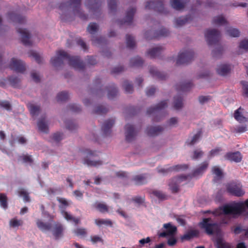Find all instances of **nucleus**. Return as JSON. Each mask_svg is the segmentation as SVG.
Returning <instances> with one entry per match:
<instances>
[{
    "mask_svg": "<svg viewBox=\"0 0 248 248\" xmlns=\"http://www.w3.org/2000/svg\"><path fill=\"white\" fill-rule=\"evenodd\" d=\"M227 191L233 196L241 197L245 194L242 189V186L239 182H232L228 183L226 186Z\"/></svg>",
    "mask_w": 248,
    "mask_h": 248,
    "instance_id": "nucleus-9",
    "label": "nucleus"
},
{
    "mask_svg": "<svg viewBox=\"0 0 248 248\" xmlns=\"http://www.w3.org/2000/svg\"><path fill=\"white\" fill-rule=\"evenodd\" d=\"M73 232L76 235L80 237H85L87 234L86 229L83 228H78L75 229Z\"/></svg>",
    "mask_w": 248,
    "mask_h": 248,
    "instance_id": "nucleus-52",
    "label": "nucleus"
},
{
    "mask_svg": "<svg viewBox=\"0 0 248 248\" xmlns=\"http://www.w3.org/2000/svg\"><path fill=\"white\" fill-rule=\"evenodd\" d=\"M29 56L33 57L38 63H41L42 58L37 52L34 51H30L29 52Z\"/></svg>",
    "mask_w": 248,
    "mask_h": 248,
    "instance_id": "nucleus-58",
    "label": "nucleus"
},
{
    "mask_svg": "<svg viewBox=\"0 0 248 248\" xmlns=\"http://www.w3.org/2000/svg\"><path fill=\"white\" fill-rule=\"evenodd\" d=\"M192 86L193 84L191 81L182 82L180 84H177L176 85V89L179 92H186L188 91Z\"/></svg>",
    "mask_w": 248,
    "mask_h": 248,
    "instance_id": "nucleus-31",
    "label": "nucleus"
},
{
    "mask_svg": "<svg viewBox=\"0 0 248 248\" xmlns=\"http://www.w3.org/2000/svg\"><path fill=\"white\" fill-rule=\"evenodd\" d=\"M242 110H243V109L240 107L234 111L233 114L234 119L239 123H243L247 121V118L242 114Z\"/></svg>",
    "mask_w": 248,
    "mask_h": 248,
    "instance_id": "nucleus-33",
    "label": "nucleus"
},
{
    "mask_svg": "<svg viewBox=\"0 0 248 248\" xmlns=\"http://www.w3.org/2000/svg\"><path fill=\"white\" fill-rule=\"evenodd\" d=\"M132 180L136 185H141L147 183L146 177L145 174L137 175L133 178Z\"/></svg>",
    "mask_w": 248,
    "mask_h": 248,
    "instance_id": "nucleus-34",
    "label": "nucleus"
},
{
    "mask_svg": "<svg viewBox=\"0 0 248 248\" xmlns=\"http://www.w3.org/2000/svg\"><path fill=\"white\" fill-rule=\"evenodd\" d=\"M63 228L60 223H55L53 230V234L56 239H59L62 235Z\"/></svg>",
    "mask_w": 248,
    "mask_h": 248,
    "instance_id": "nucleus-25",
    "label": "nucleus"
},
{
    "mask_svg": "<svg viewBox=\"0 0 248 248\" xmlns=\"http://www.w3.org/2000/svg\"><path fill=\"white\" fill-rule=\"evenodd\" d=\"M164 48L162 46H158L149 50L147 55L151 58L158 57L162 53Z\"/></svg>",
    "mask_w": 248,
    "mask_h": 248,
    "instance_id": "nucleus-21",
    "label": "nucleus"
},
{
    "mask_svg": "<svg viewBox=\"0 0 248 248\" xmlns=\"http://www.w3.org/2000/svg\"><path fill=\"white\" fill-rule=\"evenodd\" d=\"M108 8L110 12L115 11L117 7V2L115 0H108Z\"/></svg>",
    "mask_w": 248,
    "mask_h": 248,
    "instance_id": "nucleus-61",
    "label": "nucleus"
},
{
    "mask_svg": "<svg viewBox=\"0 0 248 248\" xmlns=\"http://www.w3.org/2000/svg\"><path fill=\"white\" fill-rule=\"evenodd\" d=\"M64 61L76 70H81L85 67V64L78 56H70L65 51L60 50L56 52V56L51 59V63L55 67L62 65Z\"/></svg>",
    "mask_w": 248,
    "mask_h": 248,
    "instance_id": "nucleus-1",
    "label": "nucleus"
},
{
    "mask_svg": "<svg viewBox=\"0 0 248 248\" xmlns=\"http://www.w3.org/2000/svg\"><path fill=\"white\" fill-rule=\"evenodd\" d=\"M145 8L147 9H153L159 13H165V9L163 4V0H154L147 2Z\"/></svg>",
    "mask_w": 248,
    "mask_h": 248,
    "instance_id": "nucleus-10",
    "label": "nucleus"
},
{
    "mask_svg": "<svg viewBox=\"0 0 248 248\" xmlns=\"http://www.w3.org/2000/svg\"><path fill=\"white\" fill-rule=\"evenodd\" d=\"M92 43L94 45H101L105 42L104 38L102 37H95L92 38Z\"/></svg>",
    "mask_w": 248,
    "mask_h": 248,
    "instance_id": "nucleus-60",
    "label": "nucleus"
},
{
    "mask_svg": "<svg viewBox=\"0 0 248 248\" xmlns=\"http://www.w3.org/2000/svg\"><path fill=\"white\" fill-rule=\"evenodd\" d=\"M194 57V53L191 49H185L181 51L176 60L177 65L187 64L191 62Z\"/></svg>",
    "mask_w": 248,
    "mask_h": 248,
    "instance_id": "nucleus-6",
    "label": "nucleus"
},
{
    "mask_svg": "<svg viewBox=\"0 0 248 248\" xmlns=\"http://www.w3.org/2000/svg\"><path fill=\"white\" fill-rule=\"evenodd\" d=\"M143 60L140 57H136L132 58L130 61V65L132 67H140L143 64Z\"/></svg>",
    "mask_w": 248,
    "mask_h": 248,
    "instance_id": "nucleus-37",
    "label": "nucleus"
},
{
    "mask_svg": "<svg viewBox=\"0 0 248 248\" xmlns=\"http://www.w3.org/2000/svg\"><path fill=\"white\" fill-rule=\"evenodd\" d=\"M183 98L181 95H178L174 97L173 108L178 110L183 107Z\"/></svg>",
    "mask_w": 248,
    "mask_h": 248,
    "instance_id": "nucleus-38",
    "label": "nucleus"
},
{
    "mask_svg": "<svg viewBox=\"0 0 248 248\" xmlns=\"http://www.w3.org/2000/svg\"><path fill=\"white\" fill-rule=\"evenodd\" d=\"M9 67L17 73H23L26 70L25 63L23 61L15 58L11 59Z\"/></svg>",
    "mask_w": 248,
    "mask_h": 248,
    "instance_id": "nucleus-11",
    "label": "nucleus"
},
{
    "mask_svg": "<svg viewBox=\"0 0 248 248\" xmlns=\"http://www.w3.org/2000/svg\"><path fill=\"white\" fill-rule=\"evenodd\" d=\"M39 130L47 133L48 132V122L46 120V117L40 118L37 123Z\"/></svg>",
    "mask_w": 248,
    "mask_h": 248,
    "instance_id": "nucleus-24",
    "label": "nucleus"
},
{
    "mask_svg": "<svg viewBox=\"0 0 248 248\" xmlns=\"http://www.w3.org/2000/svg\"><path fill=\"white\" fill-rule=\"evenodd\" d=\"M69 98L68 93L66 92H62L59 93L57 96V100L58 102H63L66 101Z\"/></svg>",
    "mask_w": 248,
    "mask_h": 248,
    "instance_id": "nucleus-50",
    "label": "nucleus"
},
{
    "mask_svg": "<svg viewBox=\"0 0 248 248\" xmlns=\"http://www.w3.org/2000/svg\"><path fill=\"white\" fill-rule=\"evenodd\" d=\"M149 33V31H146L144 34L145 37L147 40L157 39L160 37H166L170 33L169 31L165 28H161L159 31H156L154 33V35L152 37H150L148 35Z\"/></svg>",
    "mask_w": 248,
    "mask_h": 248,
    "instance_id": "nucleus-18",
    "label": "nucleus"
},
{
    "mask_svg": "<svg viewBox=\"0 0 248 248\" xmlns=\"http://www.w3.org/2000/svg\"><path fill=\"white\" fill-rule=\"evenodd\" d=\"M18 195L23 198V200L26 202H30V197L28 193L24 189H20L18 191Z\"/></svg>",
    "mask_w": 248,
    "mask_h": 248,
    "instance_id": "nucleus-62",
    "label": "nucleus"
},
{
    "mask_svg": "<svg viewBox=\"0 0 248 248\" xmlns=\"http://www.w3.org/2000/svg\"><path fill=\"white\" fill-rule=\"evenodd\" d=\"M108 111V109L103 105L97 106L94 110V113L96 114L103 115L106 114Z\"/></svg>",
    "mask_w": 248,
    "mask_h": 248,
    "instance_id": "nucleus-43",
    "label": "nucleus"
},
{
    "mask_svg": "<svg viewBox=\"0 0 248 248\" xmlns=\"http://www.w3.org/2000/svg\"><path fill=\"white\" fill-rule=\"evenodd\" d=\"M152 193L155 196L156 198H157L159 200L163 201L167 200L168 198L167 196L164 193H163L162 191L157 190H153L152 192Z\"/></svg>",
    "mask_w": 248,
    "mask_h": 248,
    "instance_id": "nucleus-45",
    "label": "nucleus"
},
{
    "mask_svg": "<svg viewBox=\"0 0 248 248\" xmlns=\"http://www.w3.org/2000/svg\"><path fill=\"white\" fill-rule=\"evenodd\" d=\"M212 219L210 217L204 218L199 223V226L204 230L205 232L208 235L214 234L217 236L220 235L221 229L220 224L216 222H211Z\"/></svg>",
    "mask_w": 248,
    "mask_h": 248,
    "instance_id": "nucleus-2",
    "label": "nucleus"
},
{
    "mask_svg": "<svg viewBox=\"0 0 248 248\" xmlns=\"http://www.w3.org/2000/svg\"><path fill=\"white\" fill-rule=\"evenodd\" d=\"M149 72L154 78L159 80H164L167 77L166 74L158 71L155 67L153 66L150 67Z\"/></svg>",
    "mask_w": 248,
    "mask_h": 248,
    "instance_id": "nucleus-22",
    "label": "nucleus"
},
{
    "mask_svg": "<svg viewBox=\"0 0 248 248\" xmlns=\"http://www.w3.org/2000/svg\"><path fill=\"white\" fill-rule=\"evenodd\" d=\"M209 163L207 161H204L200 166L195 169L192 172L193 176H197L202 175L208 167Z\"/></svg>",
    "mask_w": 248,
    "mask_h": 248,
    "instance_id": "nucleus-23",
    "label": "nucleus"
},
{
    "mask_svg": "<svg viewBox=\"0 0 248 248\" xmlns=\"http://www.w3.org/2000/svg\"><path fill=\"white\" fill-rule=\"evenodd\" d=\"M98 30V26L95 23H90L87 28L88 31L92 34H93L96 32Z\"/></svg>",
    "mask_w": 248,
    "mask_h": 248,
    "instance_id": "nucleus-53",
    "label": "nucleus"
},
{
    "mask_svg": "<svg viewBox=\"0 0 248 248\" xmlns=\"http://www.w3.org/2000/svg\"><path fill=\"white\" fill-rule=\"evenodd\" d=\"M241 206L238 202L233 205L226 204L219 209L213 212V214L215 216H218L221 214L224 215H238L241 214L240 208Z\"/></svg>",
    "mask_w": 248,
    "mask_h": 248,
    "instance_id": "nucleus-3",
    "label": "nucleus"
},
{
    "mask_svg": "<svg viewBox=\"0 0 248 248\" xmlns=\"http://www.w3.org/2000/svg\"><path fill=\"white\" fill-rule=\"evenodd\" d=\"M205 37L209 46L217 45L220 40V33L216 29H207L205 32Z\"/></svg>",
    "mask_w": 248,
    "mask_h": 248,
    "instance_id": "nucleus-7",
    "label": "nucleus"
},
{
    "mask_svg": "<svg viewBox=\"0 0 248 248\" xmlns=\"http://www.w3.org/2000/svg\"><path fill=\"white\" fill-rule=\"evenodd\" d=\"M186 1H180L179 0H170V4L172 8L180 10L184 8Z\"/></svg>",
    "mask_w": 248,
    "mask_h": 248,
    "instance_id": "nucleus-36",
    "label": "nucleus"
},
{
    "mask_svg": "<svg viewBox=\"0 0 248 248\" xmlns=\"http://www.w3.org/2000/svg\"><path fill=\"white\" fill-rule=\"evenodd\" d=\"M199 231L196 230H191L187 232L186 233L181 237L182 241L184 240H189L190 239L198 236Z\"/></svg>",
    "mask_w": 248,
    "mask_h": 248,
    "instance_id": "nucleus-30",
    "label": "nucleus"
},
{
    "mask_svg": "<svg viewBox=\"0 0 248 248\" xmlns=\"http://www.w3.org/2000/svg\"><path fill=\"white\" fill-rule=\"evenodd\" d=\"M163 130V127L161 126H149L147 127L145 132L149 136H155L159 134Z\"/></svg>",
    "mask_w": 248,
    "mask_h": 248,
    "instance_id": "nucleus-20",
    "label": "nucleus"
},
{
    "mask_svg": "<svg viewBox=\"0 0 248 248\" xmlns=\"http://www.w3.org/2000/svg\"><path fill=\"white\" fill-rule=\"evenodd\" d=\"M0 107L7 110H11L12 109L11 104L6 100L0 101Z\"/></svg>",
    "mask_w": 248,
    "mask_h": 248,
    "instance_id": "nucleus-63",
    "label": "nucleus"
},
{
    "mask_svg": "<svg viewBox=\"0 0 248 248\" xmlns=\"http://www.w3.org/2000/svg\"><path fill=\"white\" fill-rule=\"evenodd\" d=\"M36 224L38 228L42 231H50L52 227V224L51 222L45 223L40 219L37 220Z\"/></svg>",
    "mask_w": 248,
    "mask_h": 248,
    "instance_id": "nucleus-29",
    "label": "nucleus"
},
{
    "mask_svg": "<svg viewBox=\"0 0 248 248\" xmlns=\"http://www.w3.org/2000/svg\"><path fill=\"white\" fill-rule=\"evenodd\" d=\"M94 206L101 213L107 212L108 211V207L104 203L96 202L94 205Z\"/></svg>",
    "mask_w": 248,
    "mask_h": 248,
    "instance_id": "nucleus-47",
    "label": "nucleus"
},
{
    "mask_svg": "<svg viewBox=\"0 0 248 248\" xmlns=\"http://www.w3.org/2000/svg\"><path fill=\"white\" fill-rule=\"evenodd\" d=\"M86 155L84 159L83 163L87 165L88 166L98 167L102 164V161L101 160H94L93 159V157L97 155L96 151H92L89 149H86L84 152Z\"/></svg>",
    "mask_w": 248,
    "mask_h": 248,
    "instance_id": "nucleus-8",
    "label": "nucleus"
},
{
    "mask_svg": "<svg viewBox=\"0 0 248 248\" xmlns=\"http://www.w3.org/2000/svg\"><path fill=\"white\" fill-rule=\"evenodd\" d=\"M227 22L226 19L222 15L214 17L212 21L213 24L219 26L225 24Z\"/></svg>",
    "mask_w": 248,
    "mask_h": 248,
    "instance_id": "nucleus-39",
    "label": "nucleus"
},
{
    "mask_svg": "<svg viewBox=\"0 0 248 248\" xmlns=\"http://www.w3.org/2000/svg\"><path fill=\"white\" fill-rule=\"evenodd\" d=\"M8 16L10 20L19 24L24 23L26 21V19L24 17L15 13H8Z\"/></svg>",
    "mask_w": 248,
    "mask_h": 248,
    "instance_id": "nucleus-26",
    "label": "nucleus"
},
{
    "mask_svg": "<svg viewBox=\"0 0 248 248\" xmlns=\"http://www.w3.org/2000/svg\"><path fill=\"white\" fill-rule=\"evenodd\" d=\"M227 32L228 34L231 36L233 37H238L240 35V31H239L235 28H229L227 30Z\"/></svg>",
    "mask_w": 248,
    "mask_h": 248,
    "instance_id": "nucleus-51",
    "label": "nucleus"
},
{
    "mask_svg": "<svg viewBox=\"0 0 248 248\" xmlns=\"http://www.w3.org/2000/svg\"><path fill=\"white\" fill-rule=\"evenodd\" d=\"M0 206L4 209L8 208V198L4 193H0Z\"/></svg>",
    "mask_w": 248,
    "mask_h": 248,
    "instance_id": "nucleus-41",
    "label": "nucleus"
},
{
    "mask_svg": "<svg viewBox=\"0 0 248 248\" xmlns=\"http://www.w3.org/2000/svg\"><path fill=\"white\" fill-rule=\"evenodd\" d=\"M123 87L126 93H131L133 91V86L127 80H125L123 84Z\"/></svg>",
    "mask_w": 248,
    "mask_h": 248,
    "instance_id": "nucleus-48",
    "label": "nucleus"
},
{
    "mask_svg": "<svg viewBox=\"0 0 248 248\" xmlns=\"http://www.w3.org/2000/svg\"><path fill=\"white\" fill-rule=\"evenodd\" d=\"M223 50V47L221 46L215 48L212 51L213 57L219 58L221 55Z\"/></svg>",
    "mask_w": 248,
    "mask_h": 248,
    "instance_id": "nucleus-57",
    "label": "nucleus"
},
{
    "mask_svg": "<svg viewBox=\"0 0 248 248\" xmlns=\"http://www.w3.org/2000/svg\"><path fill=\"white\" fill-rule=\"evenodd\" d=\"M23 221L22 220H18L16 218H14L10 220L9 225L11 227L15 228L22 225Z\"/></svg>",
    "mask_w": 248,
    "mask_h": 248,
    "instance_id": "nucleus-54",
    "label": "nucleus"
},
{
    "mask_svg": "<svg viewBox=\"0 0 248 248\" xmlns=\"http://www.w3.org/2000/svg\"><path fill=\"white\" fill-rule=\"evenodd\" d=\"M212 172L218 178H221L222 177V171L217 166H214L212 168Z\"/></svg>",
    "mask_w": 248,
    "mask_h": 248,
    "instance_id": "nucleus-59",
    "label": "nucleus"
},
{
    "mask_svg": "<svg viewBox=\"0 0 248 248\" xmlns=\"http://www.w3.org/2000/svg\"><path fill=\"white\" fill-rule=\"evenodd\" d=\"M95 223L98 226H101L102 225L110 227L112 226V222L109 219H96L95 220Z\"/></svg>",
    "mask_w": 248,
    "mask_h": 248,
    "instance_id": "nucleus-44",
    "label": "nucleus"
},
{
    "mask_svg": "<svg viewBox=\"0 0 248 248\" xmlns=\"http://www.w3.org/2000/svg\"><path fill=\"white\" fill-rule=\"evenodd\" d=\"M126 46L128 48H133L136 45L134 38L130 35L127 34L126 36Z\"/></svg>",
    "mask_w": 248,
    "mask_h": 248,
    "instance_id": "nucleus-46",
    "label": "nucleus"
},
{
    "mask_svg": "<svg viewBox=\"0 0 248 248\" xmlns=\"http://www.w3.org/2000/svg\"><path fill=\"white\" fill-rule=\"evenodd\" d=\"M191 20L190 15H187L185 17H180L175 19V25L177 27H181Z\"/></svg>",
    "mask_w": 248,
    "mask_h": 248,
    "instance_id": "nucleus-32",
    "label": "nucleus"
},
{
    "mask_svg": "<svg viewBox=\"0 0 248 248\" xmlns=\"http://www.w3.org/2000/svg\"><path fill=\"white\" fill-rule=\"evenodd\" d=\"M168 107L167 100L162 101L154 107L148 108L147 113L148 115H154L153 119L154 122H158L161 120V112Z\"/></svg>",
    "mask_w": 248,
    "mask_h": 248,
    "instance_id": "nucleus-5",
    "label": "nucleus"
},
{
    "mask_svg": "<svg viewBox=\"0 0 248 248\" xmlns=\"http://www.w3.org/2000/svg\"><path fill=\"white\" fill-rule=\"evenodd\" d=\"M164 228L166 229L168 234L170 235H174L177 231V228L175 226H173L170 223L164 224Z\"/></svg>",
    "mask_w": 248,
    "mask_h": 248,
    "instance_id": "nucleus-40",
    "label": "nucleus"
},
{
    "mask_svg": "<svg viewBox=\"0 0 248 248\" xmlns=\"http://www.w3.org/2000/svg\"><path fill=\"white\" fill-rule=\"evenodd\" d=\"M108 97L109 99H113L118 93V89L115 85L112 84L107 87Z\"/></svg>",
    "mask_w": 248,
    "mask_h": 248,
    "instance_id": "nucleus-35",
    "label": "nucleus"
},
{
    "mask_svg": "<svg viewBox=\"0 0 248 248\" xmlns=\"http://www.w3.org/2000/svg\"><path fill=\"white\" fill-rule=\"evenodd\" d=\"M8 80L10 84L14 87H17L20 82V79L16 77L11 76L8 78Z\"/></svg>",
    "mask_w": 248,
    "mask_h": 248,
    "instance_id": "nucleus-56",
    "label": "nucleus"
},
{
    "mask_svg": "<svg viewBox=\"0 0 248 248\" xmlns=\"http://www.w3.org/2000/svg\"><path fill=\"white\" fill-rule=\"evenodd\" d=\"M188 168V165L186 164L183 165H177L172 167H169L168 168H162L158 170L159 173L165 174L172 171H179L180 170H186Z\"/></svg>",
    "mask_w": 248,
    "mask_h": 248,
    "instance_id": "nucleus-19",
    "label": "nucleus"
},
{
    "mask_svg": "<svg viewBox=\"0 0 248 248\" xmlns=\"http://www.w3.org/2000/svg\"><path fill=\"white\" fill-rule=\"evenodd\" d=\"M138 131L134 126L130 124H127L125 126V140L128 142L134 140L137 135Z\"/></svg>",
    "mask_w": 248,
    "mask_h": 248,
    "instance_id": "nucleus-13",
    "label": "nucleus"
},
{
    "mask_svg": "<svg viewBox=\"0 0 248 248\" xmlns=\"http://www.w3.org/2000/svg\"><path fill=\"white\" fill-rule=\"evenodd\" d=\"M57 200L61 203L59 207L62 209V211L64 210L65 208L68 206L69 203L65 199L58 197Z\"/></svg>",
    "mask_w": 248,
    "mask_h": 248,
    "instance_id": "nucleus-55",
    "label": "nucleus"
},
{
    "mask_svg": "<svg viewBox=\"0 0 248 248\" xmlns=\"http://www.w3.org/2000/svg\"><path fill=\"white\" fill-rule=\"evenodd\" d=\"M29 108L32 116L38 115L40 110V107L34 104H30L29 106Z\"/></svg>",
    "mask_w": 248,
    "mask_h": 248,
    "instance_id": "nucleus-49",
    "label": "nucleus"
},
{
    "mask_svg": "<svg viewBox=\"0 0 248 248\" xmlns=\"http://www.w3.org/2000/svg\"><path fill=\"white\" fill-rule=\"evenodd\" d=\"M115 123L114 119H109L106 121L101 126L103 134L105 136H109L111 134V129Z\"/></svg>",
    "mask_w": 248,
    "mask_h": 248,
    "instance_id": "nucleus-16",
    "label": "nucleus"
},
{
    "mask_svg": "<svg viewBox=\"0 0 248 248\" xmlns=\"http://www.w3.org/2000/svg\"><path fill=\"white\" fill-rule=\"evenodd\" d=\"M188 176L180 175L172 179L169 183L170 188L172 193H177L179 191V184L182 181L186 180Z\"/></svg>",
    "mask_w": 248,
    "mask_h": 248,
    "instance_id": "nucleus-12",
    "label": "nucleus"
},
{
    "mask_svg": "<svg viewBox=\"0 0 248 248\" xmlns=\"http://www.w3.org/2000/svg\"><path fill=\"white\" fill-rule=\"evenodd\" d=\"M136 11L134 7L129 8L126 13V16L124 20L119 22L120 25H131L133 22V17Z\"/></svg>",
    "mask_w": 248,
    "mask_h": 248,
    "instance_id": "nucleus-14",
    "label": "nucleus"
},
{
    "mask_svg": "<svg viewBox=\"0 0 248 248\" xmlns=\"http://www.w3.org/2000/svg\"><path fill=\"white\" fill-rule=\"evenodd\" d=\"M101 2V0H89L86 2V5L94 14L95 13L100 12Z\"/></svg>",
    "mask_w": 248,
    "mask_h": 248,
    "instance_id": "nucleus-15",
    "label": "nucleus"
},
{
    "mask_svg": "<svg viewBox=\"0 0 248 248\" xmlns=\"http://www.w3.org/2000/svg\"><path fill=\"white\" fill-rule=\"evenodd\" d=\"M231 70V66L229 64H221L217 69V73L221 76L227 75Z\"/></svg>",
    "mask_w": 248,
    "mask_h": 248,
    "instance_id": "nucleus-28",
    "label": "nucleus"
},
{
    "mask_svg": "<svg viewBox=\"0 0 248 248\" xmlns=\"http://www.w3.org/2000/svg\"><path fill=\"white\" fill-rule=\"evenodd\" d=\"M18 33L21 35V41L25 46H31V43L30 40V33L25 29L18 28L17 30Z\"/></svg>",
    "mask_w": 248,
    "mask_h": 248,
    "instance_id": "nucleus-17",
    "label": "nucleus"
},
{
    "mask_svg": "<svg viewBox=\"0 0 248 248\" xmlns=\"http://www.w3.org/2000/svg\"><path fill=\"white\" fill-rule=\"evenodd\" d=\"M226 157L228 159L235 162H240L242 158V156L239 152L228 153Z\"/></svg>",
    "mask_w": 248,
    "mask_h": 248,
    "instance_id": "nucleus-27",
    "label": "nucleus"
},
{
    "mask_svg": "<svg viewBox=\"0 0 248 248\" xmlns=\"http://www.w3.org/2000/svg\"><path fill=\"white\" fill-rule=\"evenodd\" d=\"M204 153L200 149H197L194 151L193 155L192 157L193 159H197L203 156Z\"/></svg>",
    "mask_w": 248,
    "mask_h": 248,
    "instance_id": "nucleus-64",
    "label": "nucleus"
},
{
    "mask_svg": "<svg viewBox=\"0 0 248 248\" xmlns=\"http://www.w3.org/2000/svg\"><path fill=\"white\" fill-rule=\"evenodd\" d=\"M81 0H70V2L62 3L59 6L61 10H67L70 6H73V11L75 15L78 16L80 18L86 20L87 19V16L80 11V7Z\"/></svg>",
    "mask_w": 248,
    "mask_h": 248,
    "instance_id": "nucleus-4",
    "label": "nucleus"
},
{
    "mask_svg": "<svg viewBox=\"0 0 248 248\" xmlns=\"http://www.w3.org/2000/svg\"><path fill=\"white\" fill-rule=\"evenodd\" d=\"M201 135H202V131L199 130L195 135H194L193 136L191 140L190 141H189V140H188L186 141V143L188 145H194L195 143H196L199 140L200 137H201Z\"/></svg>",
    "mask_w": 248,
    "mask_h": 248,
    "instance_id": "nucleus-42",
    "label": "nucleus"
}]
</instances>
